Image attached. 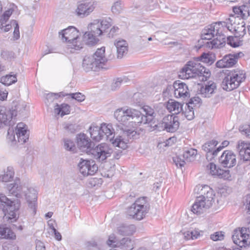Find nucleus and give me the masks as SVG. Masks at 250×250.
<instances>
[{
  "instance_id": "obj_1",
  "label": "nucleus",
  "mask_w": 250,
  "mask_h": 250,
  "mask_svg": "<svg viewBox=\"0 0 250 250\" xmlns=\"http://www.w3.org/2000/svg\"><path fill=\"white\" fill-rule=\"evenodd\" d=\"M224 21H219L204 28L202 32L201 39L198 41L200 47L208 49L222 47L225 44Z\"/></svg>"
},
{
  "instance_id": "obj_2",
  "label": "nucleus",
  "mask_w": 250,
  "mask_h": 250,
  "mask_svg": "<svg viewBox=\"0 0 250 250\" xmlns=\"http://www.w3.org/2000/svg\"><path fill=\"white\" fill-rule=\"evenodd\" d=\"M107 62L105 48L102 47L97 49L93 54L85 56L83 59L82 67L85 72L97 71L104 68Z\"/></svg>"
},
{
  "instance_id": "obj_3",
  "label": "nucleus",
  "mask_w": 250,
  "mask_h": 250,
  "mask_svg": "<svg viewBox=\"0 0 250 250\" xmlns=\"http://www.w3.org/2000/svg\"><path fill=\"white\" fill-rule=\"evenodd\" d=\"M200 193L192 206V211L195 214H201L210 208L215 201V193L208 185L201 186Z\"/></svg>"
},
{
  "instance_id": "obj_4",
  "label": "nucleus",
  "mask_w": 250,
  "mask_h": 250,
  "mask_svg": "<svg viewBox=\"0 0 250 250\" xmlns=\"http://www.w3.org/2000/svg\"><path fill=\"white\" fill-rule=\"evenodd\" d=\"M79 31L74 26H70L59 32V36L63 42L67 43V49L71 53L83 47Z\"/></svg>"
},
{
  "instance_id": "obj_5",
  "label": "nucleus",
  "mask_w": 250,
  "mask_h": 250,
  "mask_svg": "<svg viewBox=\"0 0 250 250\" xmlns=\"http://www.w3.org/2000/svg\"><path fill=\"white\" fill-rule=\"evenodd\" d=\"M149 208L146 197H140L136 200L134 203L127 208V215L132 219L141 221L145 218Z\"/></svg>"
},
{
  "instance_id": "obj_6",
  "label": "nucleus",
  "mask_w": 250,
  "mask_h": 250,
  "mask_svg": "<svg viewBox=\"0 0 250 250\" xmlns=\"http://www.w3.org/2000/svg\"><path fill=\"white\" fill-rule=\"evenodd\" d=\"M246 79V74L244 71L233 69L230 71L223 79L221 86L226 91H230L237 88Z\"/></svg>"
},
{
  "instance_id": "obj_7",
  "label": "nucleus",
  "mask_w": 250,
  "mask_h": 250,
  "mask_svg": "<svg viewBox=\"0 0 250 250\" xmlns=\"http://www.w3.org/2000/svg\"><path fill=\"white\" fill-rule=\"evenodd\" d=\"M226 25H224V32L229 31L234 33L238 37H243L246 33L245 22L239 17L234 15H230L229 18L224 21Z\"/></svg>"
},
{
  "instance_id": "obj_8",
  "label": "nucleus",
  "mask_w": 250,
  "mask_h": 250,
  "mask_svg": "<svg viewBox=\"0 0 250 250\" xmlns=\"http://www.w3.org/2000/svg\"><path fill=\"white\" fill-rule=\"evenodd\" d=\"M19 207L20 204L18 201L16 203L4 195L0 194V209L4 214V219L9 220L16 218V212L19 209Z\"/></svg>"
},
{
  "instance_id": "obj_9",
  "label": "nucleus",
  "mask_w": 250,
  "mask_h": 250,
  "mask_svg": "<svg viewBox=\"0 0 250 250\" xmlns=\"http://www.w3.org/2000/svg\"><path fill=\"white\" fill-rule=\"evenodd\" d=\"M101 128L102 132L104 134V139L109 140L114 146L123 149H125L127 147V143L124 141L122 136H119L113 140L115 132L111 124L103 123L101 125Z\"/></svg>"
},
{
  "instance_id": "obj_10",
  "label": "nucleus",
  "mask_w": 250,
  "mask_h": 250,
  "mask_svg": "<svg viewBox=\"0 0 250 250\" xmlns=\"http://www.w3.org/2000/svg\"><path fill=\"white\" fill-rule=\"evenodd\" d=\"M12 13L13 10L9 9L6 10L1 16L0 18V33L8 32L13 26L14 27V37L16 40H18L20 37L19 26L18 22L15 20H12L10 24H6V22L9 20Z\"/></svg>"
},
{
  "instance_id": "obj_11",
  "label": "nucleus",
  "mask_w": 250,
  "mask_h": 250,
  "mask_svg": "<svg viewBox=\"0 0 250 250\" xmlns=\"http://www.w3.org/2000/svg\"><path fill=\"white\" fill-rule=\"evenodd\" d=\"M111 21L110 18L95 20L88 25V29L99 37L111 26Z\"/></svg>"
},
{
  "instance_id": "obj_12",
  "label": "nucleus",
  "mask_w": 250,
  "mask_h": 250,
  "mask_svg": "<svg viewBox=\"0 0 250 250\" xmlns=\"http://www.w3.org/2000/svg\"><path fill=\"white\" fill-rule=\"evenodd\" d=\"M172 91L174 96L176 98H185L189 97V93L188 87L187 84L180 81L174 82L172 85H169L167 86L166 91L163 93L165 94L167 92H169Z\"/></svg>"
},
{
  "instance_id": "obj_13",
  "label": "nucleus",
  "mask_w": 250,
  "mask_h": 250,
  "mask_svg": "<svg viewBox=\"0 0 250 250\" xmlns=\"http://www.w3.org/2000/svg\"><path fill=\"white\" fill-rule=\"evenodd\" d=\"M113 151L109 146L105 143H102L90 150L93 157L99 161H104L110 157Z\"/></svg>"
},
{
  "instance_id": "obj_14",
  "label": "nucleus",
  "mask_w": 250,
  "mask_h": 250,
  "mask_svg": "<svg viewBox=\"0 0 250 250\" xmlns=\"http://www.w3.org/2000/svg\"><path fill=\"white\" fill-rule=\"evenodd\" d=\"M244 56V54L239 52L233 54H229L216 62V66L218 68H223L233 66L237 62L239 58Z\"/></svg>"
},
{
  "instance_id": "obj_15",
  "label": "nucleus",
  "mask_w": 250,
  "mask_h": 250,
  "mask_svg": "<svg viewBox=\"0 0 250 250\" xmlns=\"http://www.w3.org/2000/svg\"><path fill=\"white\" fill-rule=\"evenodd\" d=\"M97 5L95 0H84L78 5L76 12L78 16L84 17L92 13Z\"/></svg>"
},
{
  "instance_id": "obj_16",
  "label": "nucleus",
  "mask_w": 250,
  "mask_h": 250,
  "mask_svg": "<svg viewBox=\"0 0 250 250\" xmlns=\"http://www.w3.org/2000/svg\"><path fill=\"white\" fill-rule=\"evenodd\" d=\"M23 196H24L28 205L29 208L32 211L33 214L36 212L37 192L36 190L32 187L26 186L25 189L24 190Z\"/></svg>"
},
{
  "instance_id": "obj_17",
  "label": "nucleus",
  "mask_w": 250,
  "mask_h": 250,
  "mask_svg": "<svg viewBox=\"0 0 250 250\" xmlns=\"http://www.w3.org/2000/svg\"><path fill=\"white\" fill-rule=\"evenodd\" d=\"M162 126L168 132H175L179 127V117L174 114L168 115L163 119Z\"/></svg>"
},
{
  "instance_id": "obj_18",
  "label": "nucleus",
  "mask_w": 250,
  "mask_h": 250,
  "mask_svg": "<svg viewBox=\"0 0 250 250\" xmlns=\"http://www.w3.org/2000/svg\"><path fill=\"white\" fill-rule=\"evenodd\" d=\"M80 172L83 176L93 175L98 170V166L93 161L81 159L78 164Z\"/></svg>"
},
{
  "instance_id": "obj_19",
  "label": "nucleus",
  "mask_w": 250,
  "mask_h": 250,
  "mask_svg": "<svg viewBox=\"0 0 250 250\" xmlns=\"http://www.w3.org/2000/svg\"><path fill=\"white\" fill-rule=\"evenodd\" d=\"M51 94H56L58 93L49 92L44 94L45 98L44 103L48 108L50 109H68L70 108L69 105L67 104L62 103L59 104L55 102V100H58L60 97H55V96H52V97L51 98L49 96Z\"/></svg>"
},
{
  "instance_id": "obj_20",
  "label": "nucleus",
  "mask_w": 250,
  "mask_h": 250,
  "mask_svg": "<svg viewBox=\"0 0 250 250\" xmlns=\"http://www.w3.org/2000/svg\"><path fill=\"white\" fill-rule=\"evenodd\" d=\"M219 162L225 167H232L236 164V155L231 150H225L219 157Z\"/></svg>"
},
{
  "instance_id": "obj_21",
  "label": "nucleus",
  "mask_w": 250,
  "mask_h": 250,
  "mask_svg": "<svg viewBox=\"0 0 250 250\" xmlns=\"http://www.w3.org/2000/svg\"><path fill=\"white\" fill-rule=\"evenodd\" d=\"M199 61H197L195 58L193 61H189L188 62V66L192 68V72L193 73V77L202 76L205 78L209 77L210 73L208 69L203 66Z\"/></svg>"
},
{
  "instance_id": "obj_22",
  "label": "nucleus",
  "mask_w": 250,
  "mask_h": 250,
  "mask_svg": "<svg viewBox=\"0 0 250 250\" xmlns=\"http://www.w3.org/2000/svg\"><path fill=\"white\" fill-rule=\"evenodd\" d=\"M16 134L18 142L20 144H23L28 140L29 131L28 126L23 123H19L17 124L15 129Z\"/></svg>"
},
{
  "instance_id": "obj_23",
  "label": "nucleus",
  "mask_w": 250,
  "mask_h": 250,
  "mask_svg": "<svg viewBox=\"0 0 250 250\" xmlns=\"http://www.w3.org/2000/svg\"><path fill=\"white\" fill-rule=\"evenodd\" d=\"M137 113L134 114L131 110H116L114 112V116L116 119L122 124L125 123L130 119H133L135 117L140 118V112L138 110H134Z\"/></svg>"
},
{
  "instance_id": "obj_24",
  "label": "nucleus",
  "mask_w": 250,
  "mask_h": 250,
  "mask_svg": "<svg viewBox=\"0 0 250 250\" xmlns=\"http://www.w3.org/2000/svg\"><path fill=\"white\" fill-rule=\"evenodd\" d=\"M77 145L82 151L90 152L92 149L93 143L84 133H80L77 136Z\"/></svg>"
},
{
  "instance_id": "obj_25",
  "label": "nucleus",
  "mask_w": 250,
  "mask_h": 250,
  "mask_svg": "<svg viewBox=\"0 0 250 250\" xmlns=\"http://www.w3.org/2000/svg\"><path fill=\"white\" fill-rule=\"evenodd\" d=\"M26 185L25 184H21L20 180H16L12 184H10L7 186V189L9 193L17 198H22L23 193L25 189Z\"/></svg>"
},
{
  "instance_id": "obj_26",
  "label": "nucleus",
  "mask_w": 250,
  "mask_h": 250,
  "mask_svg": "<svg viewBox=\"0 0 250 250\" xmlns=\"http://www.w3.org/2000/svg\"><path fill=\"white\" fill-rule=\"evenodd\" d=\"M18 116V110H0V120L4 126L14 123Z\"/></svg>"
},
{
  "instance_id": "obj_27",
  "label": "nucleus",
  "mask_w": 250,
  "mask_h": 250,
  "mask_svg": "<svg viewBox=\"0 0 250 250\" xmlns=\"http://www.w3.org/2000/svg\"><path fill=\"white\" fill-rule=\"evenodd\" d=\"M233 12L237 15L236 17H239L244 21L250 16V7L246 5L233 7Z\"/></svg>"
},
{
  "instance_id": "obj_28",
  "label": "nucleus",
  "mask_w": 250,
  "mask_h": 250,
  "mask_svg": "<svg viewBox=\"0 0 250 250\" xmlns=\"http://www.w3.org/2000/svg\"><path fill=\"white\" fill-rule=\"evenodd\" d=\"M237 148L239 150V154L241 159L245 161H250V146L244 141L239 142Z\"/></svg>"
},
{
  "instance_id": "obj_29",
  "label": "nucleus",
  "mask_w": 250,
  "mask_h": 250,
  "mask_svg": "<svg viewBox=\"0 0 250 250\" xmlns=\"http://www.w3.org/2000/svg\"><path fill=\"white\" fill-rule=\"evenodd\" d=\"M50 97L53 96L55 97H66L67 99H71L72 100H75L78 102H82L85 99V96L81 93H67L64 91L58 92V94H53L49 95ZM51 98L52 97H50Z\"/></svg>"
},
{
  "instance_id": "obj_30",
  "label": "nucleus",
  "mask_w": 250,
  "mask_h": 250,
  "mask_svg": "<svg viewBox=\"0 0 250 250\" xmlns=\"http://www.w3.org/2000/svg\"><path fill=\"white\" fill-rule=\"evenodd\" d=\"M216 88V85L215 83L212 81L207 82L205 86L200 89V94L205 98L210 97L214 93Z\"/></svg>"
},
{
  "instance_id": "obj_31",
  "label": "nucleus",
  "mask_w": 250,
  "mask_h": 250,
  "mask_svg": "<svg viewBox=\"0 0 250 250\" xmlns=\"http://www.w3.org/2000/svg\"><path fill=\"white\" fill-rule=\"evenodd\" d=\"M114 44L117 49L118 58H122L127 52L128 44L127 42L124 40H121L115 41Z\"/></svg>"
},
{
  "instance_id": "obj_32",
  "label": "nucleus",
  "mask_w": 250,
  "mask_h": 250,
  "mask_svg": "<svg viewBox=\"0 0 250 250\" xmlns=\"http://www.w3.org/2000/svg\"><path fill=\"white\" fill-rule=\"evenodd\" d=\"M136 229L134 225L122 224L117 228V232L123 236L131 235L136 231Z\"/></svg>"
},
{
  "instance_id": "obj_33",
  "label": "nucleus",
  "mask_w": 250,
  "mask_h": 250,
  "mask_svg": "<svg viewBox=\"0 0 250 250\" xmlns=\"http://www.w3.org/2000/svg\"><path fill=\"white\" fill-rule=\"evenodd\" d=\"M91 138L96 142L104 139V134L102 132L101 126H91L89 128Z\"/></svg>"
},
{
  "instance_id": "obj_34",
  "label": "nucleus",
  "mask_w": 250,
  "mask_h": 250,
  "mask_svg": "<svg viewBox=\"0 0 250 250\" xmlns=\"http://www.w3.org/2000/svg\"><path fill=\"white\" fill-rule=\"evenodd\" d=\"M116 245L117 248H119L122 250H132L134 248L133 241L128 237L122 238L118 241Z\"/></svg>"
},
{
  "instance_id": "obj_35",
  "label": "nucleus",
  "mask_w": 250,
  "mask_h": 250,
  "mask_svg": "<svg viewBox=\"0 0 250 250\" xmlns=\"http://www.w3.org/2000/svg\"><path fill=\"white\" fill-rule=\"evenodd\" d=\"M143 95L141 93H134L132 98V104L135 106H139L141 109H152V108L147 105H146L142 102Z\"/></svg>"
},
{
  "instance_id": "obj_36",
  "label": "nucleus",
  "mask_w": 250,
  "mask_h": 250,
  "mask_svg": "<svg viewBox=\"0 0 250 250\" xmlns=\"http://www.w3.org/2000/svg\"><path fill=\"white\" fill-rule=\"evenodd\" d=\"M145 114H143L141 116V120L138 122H141L144 124L152 123L155 120V113L154 110H144Z\"/></svg>"
},
{
  "instance_id": "obj_37",
  "label": "nucleus",
  "mask_w": 250,
  "mask_h": 250,
  "mask_svg": "<svg viewBox=\"0 0 250 250\" xmlns=\"http://www.w3.org/2000/svg\"><path fill=\"white\" fill-rule=\"evenodd\" d=\"M15 174L14 170L13 167H8L3 172V174L0 175V181L2 182H8L13 179Z\"/></svg>"
},
{
  "instance_id": "obj_38",
  "label": "nucleus",
  "mask_w": 250,
  "mask_h": 250,
  "mask_svg": "<svg viewBox=\"0 0 250 250\" xmlns=\"http://www.w3.org/2000/svg\"><path fill=\"white\" fill-rule=\"evenodd\" d=\"M92 32L87 31L85 32L83 35V40L85 43L89 45H94L99 42V39Z\"/></svg>"
},
{
  "instance_id": "obj_39",
  "label": "nucleus",
  "mask_w": 250,
  "mask_h": 250,
  "mask_svg": "<svg viewBox=\"0 0 250 250\" xmlns=\"http://www.w3.org/2000/svg\"><path fill=\"white\" fill-rule=\"evenodd\" d=\"M179 76L182 79H188L191 78H194L192 68L188 66V62L180 71Z\"/></svg>"
},
{
  "instance_id": "obj_40",
  "label": "nucleus",
  "mask_w": 250,
  "mask_h": 250,
  "mask_svg": "<svg viewBox=\"0 0 250 250\" xmlns=\"http://www.w3.org/2000/svg\"><path fill=\"white\" fill-rule=\"evenodd\" d=\"M15 233L11 229L7 227L0 226V238L14 239Z\"/></svg>"
},
{
  "instance_id": "obj_41",
  "label": "nucleus",
  "mask_w": 250,
  "mask_h": 250,
  "mask_svg": "<svg viewBox=\"0 0 250 250\" xmlns=\"http://www.w3.org/2000/svg\"><path fill=\"white\" fill-rule=\"evenodd\" d=\"M242 37L235 35L234 36H229L227 38L228 43L233 47H237L243 44Z\"/></svg>"
},
{
  "instance_id": "obj_42",
  "label": "nucleus",
  "mask_w": 250,
  "mask_h": 250,
  "mask_svg": "<svg viewBox=\"0 0 250 250\" xmlns=\"http://www.w3.org/2000/svg\"><path fill=\"white\" fill-rule=\"evenodd\" d=\"M195 59L197 61H201L211 64L215 61V57L210 53H203L200 56L196 57Z\"/></svg>"
},
{
  "instance_id": "obj_43",
  "label": "nucleus",
  "mask_w": 250,
  "mask_h": 250,
  "mask_svg": "<svg viewBox=\"0 0 250 250\" xmlns=\"http://www.w3.org/2000/svg\"><path fill=\"white\" fill-rule=\"evenodd\" d=\"M237 234L234 232L232 235V239L233 242L240 247H245L246 245H247V239L245 238V236H242L239 234L237 235Z\"/></svg>"
},
{
  "instance_id": "obj_44",
  "label": "nucleus",
  "mask_w": 250,
  "mask_h": 250,
  "mask_svg": "<svg viewBox=\"0 0 250 250\" xmlns=\"http://www.w3.org/2000/svg\"><path fill=\"white\" fill-rule=\"evenodd\" d=\"M17 81L16 75L9 74L3 76L0 78V82L5 85H10Z\"/></svg>"
},
{
  "instance_id": "obj_45",
  "label": "nucleus",
  "mask_w": 250,
  "mask_h": 250,
  "mask_svg": "<svg viewBox=\"0 0 250 250\" xmlns=\"http://www.w3.org/2000/svg\"><path fill=\"white\" fill-rule=\"evenodd\" d=\"M202 102L201 99L198 97L191 98L188 104L189 109H194L200 108Z\"/></svg>"
},
{
  "instance_id": "obj_46",
  "label": "nucleus",
  "mask_w": 250,
  "mask_h": 250,
  "mask_svg": "<svg viewBox=\"0 0 250 250\" xmlns=\"http://www.w3.org/2000/svg\"><path fill=\"white\" fill-rule=\"evenodd\" d=\"M218 142L211 140L205 143L202 146V149L206 152H212L215 147L217 145Z\"/></svg>"
},
{
  "instance_id": "obj_47",
  "label": "nucleus",
  "mask_w": 250,
  "mask_h": 250,
  "mask_svg": "<svg viewBox=\"0 0 250 250\" xmlns=\"http://www.w3.org/2000/svg\"><path fill=\"white\" fill-rule=\"evenodd\" d=\"M197 154V151L196 149L190 148L189 149L185 150L183 153V156L188 161H191L193 160L194 157Z\"/></svg>"
},
{
  "instance_id": "obj_48",
  "label": "nucleus",
  "mask_w": 250,
  "mask_h": 250,
  "mask_svg": "<svg viewBox=\"0 0 250 250\" xmlns=\"http://www.w3.org/2000/svg\"><path fill=\"white\" fill-rule=\"evenodd\" d=\"M167 109H179L182 108L181 104L173 99H169L167 103L164 104Z\"/></svg>"
},
{
  "instance_id": "obj_49",
  "label": "nucleus",
  "mask_w": 250,
  "mask_h": 250,
  "mask_svg": "<svg viewBox=\"0 0 250 250\" xmlns=\"http://www.w3.org/2000/svg\"><path fill=\"white\" fill-rule=\"evenodd\" d=\"M64 148L72 153L76 152L77 148L75 145L73 141L68 139H64Z\"/></svg>"
},
{
  "instance_id": "obj_50",
  "label": "nucleus",
  "mask_w": 250,
  "mask_h": 250,
  "mask_svg": "<svg viewBox=\"0 0 250 250\" xmlns=\"http://www.w3.org/2000/svg\"><path fill=\"white\" fill-rule=\"evenodd\" d=\"M29 107V104L22 101H15L12 104V108L14 109H24Z\"/></svg>"
},
{
  "instance_id": "obj_51",
  "label": "nucleus",
  "mask_w": 250,
  "mask_h": 250,
  "mask_svg": "<svg viewBox=\"0 0 250 250\" xmlns=\"http://www.w3.org/2000/svg\"><path fill=\"white\" fill-rule=\"evenodd\" d=\"M127 82V78L125 77L118 78L114 80L111 85V89L112 90H116L119 88L121 85L122 83H125Z\"/></svg>"
},
{
  "instance_id": "obj_52",
  "label": "nucleus",
  "mask_w": 250,
  "mask_h": 250,
  "mask_svg": "<svg viewBox=\"0 0 250 250\" xmlns=\"http://www.w3.org/2000/svg\"><path fill=\"white\" fill-rule=\"evenodd\" d=\"M239 130L242 135L250 138V124L240 125L239 127Z\"/></svg>"
},
{
  "instance_id": "obj_53",
  "label": "nucleus",
  "mask_w": 250,
  "mask_h": 250,
  "mask_svg": "<svg viewBox=\"0 0 250 250\" xmlns=\"http://www.w3.org/2000/svg\"><path fill=\"white\" fill-rule=\"evenodd\" d=\"M181 112H178L177 114L184 116L187 120H191L194 119V110H181Z\"/></svg>"
},
{
  "instance_id": "obj_54",
  "label": "nucleus",
  "mask_w": 250,
  "mask_h": 250,
  "mask_svg": "<svg viewBox=\"0 0 250 250\" xmlns=\"http://www.w3.org/2000/svg\"><path fill=\"white\" fill-rule=\"evenodd\" d=\"M118 241L116 240V237L114 234H110L109 237L108 239L106 242V243L108 245L117 248V243H118Z\"/></svg>"
},
{
  "instance_id": "obj_55",
  "label": "nucleus",
  "mask_w": 250,
  "mask_h": 250,
  "mask_svg": "<svg viewBox=\"0 0 250 250\" xmlns=\"http://www.w3.org/2000/svg\"><path fill=\"white\" fill-rule=\"evenodd\" d=\"M224 237V233L222 231L215 232L210 236V239L214 241L222 240Z\"/></svg>"
},
{
  "instance_id": "obj_56",
  "label": "nucleus",
  "mask_w": 250,
  "mask_h": 250,
  "mask_svg": "<svg viewBox=\"0 0 250 250\" xmlns=\"http://www.w3.org/2000/svg\"><path fill=\"white\" fill-rule=\"evenodd\" d=\"M122 10V3L120 1H117L116 2H115L111 7V10L112 12L116 14L120 13Z\"/></svg>"
},
{
  "instance_id": "obj_57",
  "label": "nucleus",
  "mask_w": 250,
  "mask_h": 250,
  "mask_svg": "<svg viewBox=\"0 0 250 250\" xmlns=\"http://www.w3.org/2000/svg\"><path fill=\"white\" fill-rule=\"evenodd\" d=\"M220 151V148H216L212 152H206V159L208 161H211L212 160L216 157L218 153Z\"/></svg>"
},
{
  "instance_id": "obj_58",
  "label": "nucleus",
  "mask_w": 250,
  "mask_h": 250,
  "mask_svg": "<svg viewBox=\"0 0 250 250\" xmlns=\"http://www.w3.org/2000/svg\"><path fill=\"white\" fill-rule=\"evenodd\" d=\"M135 134H136V132H135L134 131H132V130H129V129H127V130H124L123 131V136L124 137L126 136L127 137V139H125V138H123V137H122V138L124 139V141H126V142L127 143V141H128L127 140L129 138L131 139V137L134 136Z\"/></svg>"
},
{
  "instance_id": "obj_59",
  "label": "nucleus",
  "mask_w": 250,
  "mask_h": 250,
  "mask_svg": "<svg viewBox=\"0 0 250 250\" xmlns=\"http://www.w3.org/2000/svg\"><path fill=\"white\" fill-rule=\"evenodd\" d=\"M208 169L209 171V173L215 176L216 173V170H217L216 166L213 163H210L207 166Z\"/></svg>"
},
{
  "instance_id": "obj_60",
  "label": "nucleus",
  "mask_w": 250,
  "mask_h": 250,
  "mask_svg": "<svg viewBox=\"0 0 250 250\" xmlns=\"http://www.w3.org/2000/svg\"><path fill=\"white\" fill-rule=\"evenodd\" d=\"M192 239H196L202 236L204 233L203 231L199 230L198 229H195L192 231Z\"/></svg>"
},
{
  "instance_id": "obj_61",
  "label": "nucleus",
  "mask_w": 250,
  "mask_h": 250,
  "mask_svg": "<svg viewBox=\"0 0 250 250\" xmlns=\"http://www.w3.org/2000/svg\"><path fill=\"white\" fill-rule=\"evenodd\" d=\"M173 161L177 167H178V166H179L180 167L184 166V165L185 164V161L183 160H182L178 156L174 157L173 158Z\"/></svg>"
},
{
  "instance_id": "obj_62",
  "label": "nucleus",
  "mask_w": 250,
  "mask_h": 250,
  "mask_svg": "<svg viewBox=\"0 0 250 250\" xmlns=\"http://www.w3.org/2000/svg\"><path fill=\"white\" fill-rule=\"evenodd\" d=\"M235 232L237 233V235L238 234L242 236H245V238L248 239L249 237V234L247 233V229L246 228H242L240 230H235Z\"/></svg>"
},
{
  "instance_id": "obj_63",
  "label": "nucleus",
  "mask_w": 250,
  "mask_h": 250,
  "mask_svg": "<svg viewBox=\"0 0 250 250\" xmlns=\"http://www.w3.org/2000/svg\"><path fill=\"white\" fill-rule=\"evenodd\" d=\"M70 110H55L54 114V116L58 119V116L60 115L61 117H63L65 115L70 114Z\"/></svg>"
},
{
  "instance_id": "obj_64",
  "label": "nucleus",
  "mask_w": 250,
  "mask_h": 250,
  "mask_svg": "<svg viewBox=\"0 0 250 250\" xmlns=\"http://www.w3.org/2000/svg\"><path fill=\"white\" fill-rule=\"evenodd\" d=\"M2 250H18V247L12 244L5 243L2 246Z\"/></svg>"
}]
</instances>
